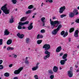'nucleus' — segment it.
<instances>
[{
    "mask_svg": "<svg viewBox=\"0 0 79 79\" xmlns=\"http://www.w3.org/2000/svg\"><path fill=\"white\" fill-rule=\"evenodd\" d=\"M12 43V40L11 39L8 40L7 41V45H10Z\"/></svg>",
    "mask_w": 79,
    "mask_h": 79,
    "instance_id": "nucleus-19",
    "label": "nucleus"
},
{
    "mask_svg": "<svg viewBox=\"0 0 79 79\" xmlns=\"http://www.w3.org/2000/svg\"><path fill=\"white\" fill-rule=\"evenodd\" d=\"M14 58H17V55H15L14 56Z\"/></svg>",
    "mask_w": 79,
    "mask_h": 79,
    "instance_id": "nucleus-56",
    "label": "nucleus"
},
{
    "mask_svg": "<svg viewBox=\"0 0 79 79\" xmlns=\"http://www.w3.org/2000/svg\"><path fill=\"white\" fill-rule=\"evenodd\" d=\"M62 27V25L61 24H60L58 26V27L56 29H54L53 31L52 32V33L53 35H56L59 31L60 29V28H61Z\"/></svg>",
    "mask_w": 79,
    "mask_h": 79,
    "instance_id": "nucleus-2",
    "label": "nucleus"
},
{
    "mask_svg": "<svg viewBox=\"0 0 79 79\" xmlns=\"http://www.w3.org/2000/svg\"><path fill=\"white\" fill-rule=\"evenodd\" d=\"M73 13L74 15H77L79 14V12H77V10L76 9V8L74 9Z\"/></svg>",
    "mask_w": 79,
    "mask_h": 79,
    "instance_id": "nucleus-12",
    "label": "nucleus"
},
{
    "mask_svg": "<svg viewBox=\"0 0 79 79\" xmlns=\"http://www.w3.org/2000/svg\"><path fill=\"white\" fill-rule=\"evenodd\" d=\"M50 55H46L44 57V60H47V58H49L50 57Z\"/></svg>",
    "mask_w": 79,
    "mask_h": 79,
    "instance_id": "nucleus-25",
    "label": "nucleus"
},
{
    "mask_svg": "<svg viewBox=\"0 0 79 79\" xmlns=\"http://www.w3.org/2000/svg\"><path fill=\"white\" fill-rule=\"evenodd\" d=\"M61 21H59V22H56L55 23H52V25H51V29H53V28H54V26H55V25L56 24H61Z\"/></svg>",
    "mask_w": 79,
    "mask_h": 79,
    "instance_id": "nucleus-5",
    "label": "nucleus"
},
{
    "mask_svg": "<svg viewBox=\"0 0 79 79\" xmlns=\"http://www.w3.org/2000/svg\"><path fill=\"white\" fill-rule=\"evenodd\" d=\"M4 76H6V77H8V76H10V75L9 74V73H6L4 74Z\"/></svg>",
    "mask_w": 79,
    "mask_h": 79,
    "instance_id": "nucleus-31",
    "label": "nucleus"
},
{
    "mask_svg": "<svg viewBox=\"0 0 79 79\" xmlns=\"http://www.w3.org/2000/svg\"><path fill=\"white\" fill-rule=\"evenodd\" d=\"M2 63H3V60H0V64H2Z\"/></svg>",
    "mask_w": 79,
    "mask_h": 79,
    "instance_id": "nucleus-49",
    "label": "nucleus"
},
{
    "mask_svg": "<svg viewBox=\"0 0 79 79\" xmlns=\"http://www.w3.org/2000/svg\"><path fill=\"white\" fill-rule=\"evenodd\" d=\"M10 50V47H8L7 48V50Z\"/></svg>",
    "mask_w": 79,
    "mask_h": 79,
    "instance_id": "nucleus-52",
    "label": "nucleus"
},
{
    "mask_svg": "<svg viewBox=\"0 0 79 79\" xmlns=\"http://www.w3.org/2000/svg\"><path fill=\"white\" fill-rule=\"evenodd\" d=\"M74 28H71L69 30V32L70 33L72 32H73V31H74Z\"/></svg>",
    "mask_w": 79,
    "mask_h": 79,
    "instance_id": "nucleus-29",
    "label": "nucleus"
},
{
    "mask_svg": "<svg viewBox=\"0 0 79 79\" xmlns=\"http://www.w3.org/2000/svg\"><path fill=\"white\" fill-rule=\"evenodd\" d=\"M10 50H14V48L13 47H10Z\"/></svg>",
    "mask_w": 79,
    "mask_h": 79,
    "instance_id": "nucleus-51",
    "label": "nucleus"
},
{
    "mask_svg": "<svg viewBox=\"0 0 79 79\" xmlns=\"http://www.w3.org/2000/svg\"><path fill=\"white\" fill-rule=\"evenodd\" d=\"M69 18H73L75 15H74L73 12H69Z\"/></svg>",
    "mask_w": 79,
    "mask_h": 79,
    "instance_id": "nucleus-10",
    "label": "nucleus"
},
{
    "mask_svg": "<svg viewBox=\"0 0 79 79\" xmlns=\"http://www.w3.org/2000/svg\"><path fill=\"white\" fill-rule=\"evenodd\" d=\"M47 1H48L49 3H53V0H46Z\"/></svg>",
    "mask_w": 79,
    "mask_h": 79,
    "instance_id": "nucleus-45",
    "label": "nucleus"
},
{
    "mask_svg": "<svg viewBox=\"0 0 79 79\" xmlns=\"http://www.w3.org/2000/svg\"><path fill=\"white\" fill-rule=\"evenodd\" d=\"M29 22L28 21H26L25 23L22 22V24H21V25L23 26V25H24L25 24H29Z\"/></svg>",
    "mask_w": 79,
    "mask_h": 79,
    "instance_id": "nucleus-22",
    "label": "nucleus"
},
{
    "mask_svg": "<svg viewBox=\"0 0 79 79\" xmlns=\"http://www.w3.org/2000/svg\"><path fill=\"white\" fill-rule=\"evenodd\" d=\"M20 33H18L17 34V36H18V37L19 38V37L20 36Z\"/></svg>",
    "mask_w": 79,
    "mask_h": 79,
    "instance_id": "nucleus-46",
    "label": "nucleus"
},
{
    "mask_svg": "<svg viewBox=\"0 0 79 79\" xmlns=\"http://www.w3.org/2000/svg\"><path fill=\"white\" fill-rule=\"evenodd\" d=\"M23 69V67H20L18 70H15L14 72V73L15 74H18L20 73V72Z\"/></svg>",
    "mask_w": 79,
    "mask_h": 79,
    "instance_id": "nucleus-4",
    "label": "nucleus"
},
{
    "mask_svg": "<svg viewBox=\"0 0 79 79\" xmlns=\"http://www.w3.org/2000/svg\"><path fill=\"white\" fill-rule=\"evenodd\" d=\"M53 19H55V17H54L52 18Z\"/></svg>",
    "mask_w": 79,
    "mask_h": 79,
    "instance_id": "nucleus-63",
    "label": "nucleus"
},
{
    "mask_svg": "<svg viewBox=\"0 0 79 79\" xmlns=\"http://www.w3.org/2000/svg\"><path fill=\"white\" fill-rule=\"evenodd\" d=\"M45 51L44 52L45 54L48 55H50V52H48V51L47 50H45Z\"/></svg>",
    "mask_w": 79,
    "mask_h": 79,
    "instance_id": "nucleus-21",
    "label": "nucleus"
},
{
    "mask_svg": "<svg viewBox=\"0 0 79 79\" xmlns=\"http://www.w3.org/2000/svg\"><path fill=\"white\" fill-rule=\"evenodd\" d=\"M61 50V46H59L56 49V52H60Z\"/></svg>",
    "mask_w": 79,
    "mask_h": 79,
    "instance_id": "nucleus-15",
    "label": "nucleus"
},
{
    "mask_svg": "<svg viewBox=\"0 0 79 79\" xmlns=\"http://www.w3.org/2000/svg\"><path fill=\"white\" fill-rule=\"evenodd\" d=\"M65 9V6L61 7L60 9L59 13H63V11H64V10Z\"/></svg>",
    "mask_w": 79,
    "mask_h": 79,
    "instance_id": "nucleus-7",
    "label": "nucleus"
},
{
    "mask_svg": "<svg viewBox=\"0 0 79 79\" xmlns=\"http://www.w3.org/2000/svg\"><path fill=\"white\" fill-rule=\"evenodd\" d=\"M32 8H33V6L32 5H30L28 7V9L29 10H31Z\"/></svg>",
    "mask_w": 79,
    "mask_h": 79,
    "instance_id": "nucleus-32",
    "label": "nucleus"
},
{
    "mask_svg": "<svg viewBox=\"0 0 79 79\" xmlns=\"http://www.w3.org/2000/svg\"><path fill=\"white\" fill-rule=\"evenodd\" d=\"M32 24H33L32 23H31L30 24V26H33L32 25Z\"/></svg>",
    "mask_w": 79,
    "mask_h": 79,
    "instance_id": "nucleus-59",
    "label": "nucleus"
},
{
    "mask_svg": "<svg viewBox=\"0 0 79 79\" xmlns=\"http://www.w3.org/2000/svg\"><path fill=\"white\" fill-rule=\"evenodd\" d=\"M6 5H7V4H5L4 6H3L1 8V10L3 11V13L5 15H8L10 13V9H7Z\"/></svg>",
    "mask_w": 79,
    "mask_h": 79,
    "instance_id": "nucleus-1",
    "label": "nucleus"
},
{
    "mask_svg": "<svg viewBox=\"0 0 79 79\" xmlns=\"http://www.w3.org/2000/svg\"><path fill=\"white\" fill-rule=\"evenodd\" d=\"M6 48V46H4L3 48Z\"/></svg>",
    "mask_w": 79,
    "mask_h": 79,
    "instance_id": "nucleus-60",
    "label": "nucleus"
},
{
    "mask_svg": "<svg viewBox=\"0 0 79 79\" xmlns=\"http://www.w3.org/2000/svg\"><path fill=\"white\" fill-rule=\"evenodd\" d=\"M77 48H79V45L77 46Z\"/></svg>",
    "mask_w": 79,
    "mask_h": 79,
    "instance_id": "nucleus-64",
    "label": "nucleus"
},
{
    "mask_svg": "<svg viewBox=\"0 0 79 79\" xmlns=\"http://www.w3.org/2000/svg\"><path fill=\"white\" fill-rule=\"evenodd\" d=\"M79 33V30H76L74 33V36L76 37H79V35H78V34Z\"/></svg>",
    "mask_w": 79,
    "mask_h": 79,
    "instance_id": "nucleus-8",
    "label": "nucleus"
},
{
    "mask_svg": "<svg viewBox=\"0 0 79 79\" xmlns=\"http://www.w3.org/2000/svg\"><path fill=\"white\" fill-rule=\"evenodd\" d=\"M20 39H23L24 38V34H21L20 35V37H19Z\"/></svg>",
    "mask_w": 79,
    "mask_h": 79,
    "instance_id": "nucleus-33",
    "label": "nucleus"
},
{
    "mask_svg": "<svg viewBox=\"0 0 79 79\" xmlns=\"http://www.w3.org/2000/svg\"><path fill=\"white\" fill-rule=\"evenodd\" d=\"M59 21L57 20L55 21H52V19H50V24H51V25H52V23H56V22H58Z\"/></svg>",
    "mask_w": 79,
    "mask_h": 79,
    "instance_id": "nucleus-20",
    "label": "nucleus"
},
{
    "mask_svg": "<svg viewBox=\"0 0 79 79\" xmlns=\"http://www.w3.org/2000/svg\"><path fill=\"white\" fill-rule=\"evenodd\" d=\"M40 34H39L37 37V39H40Z\"/></svg>",
    "mask_w": 79,
    "mask_h": 79,
    "instance_id": "nucleus-44",
    "label": "nucleus"
},
{
    "mask_svg": "<svg viewBox=\"0 0 79 79\" xmlns=\"http://www.w3.org/2000/svg\"><path fill=\"white\" fill-rule=\"evenodd\" d=\"M10 34V32L8 31V30H6L4 31V35H8Z\"/></svg>",
    "mask_w": 79,
    "mask_h": 79,
    "instance_id": "nucleus-18",
    "label": "nucleus"
},
{
    "mask_svg": "<svg viewBox=\"0 0 79 79\" xmlns=\"http://www.w3.org/2000/svg\"><path fill=\"white\" fill-rule=\"evenodd\" d=\"M70 70H71V71H72V70H73V67H71L70 68Z\"/></svg>",
    "mask_w": 79,
    "mask_h": 79,
    "instance_id": "nucleus-58",
    "label": "nucleus"
},
{
    "mask_svg": "<svg viewBox=\"0 0 79 79\" xmlns=\"http://www.w3.org/2000/svg\"><path fill=\"white\" fill-rule=\"evenodd\" d=\"M14 18L13 17H11L10 20V23H13L14 22Z\"/></svg>",
    "mask_w": 79,
    "mask_h": 79,
    "instance_id": "nucleus-24",
    "label": "nucleus"
},
{
    "mask_svg": "<svg viewBox=\"0 0 79 79\" xmlns=\"http://www.w3.org/2000/svg\"><path fill=\"white\" fill-rule=\"evenodd\" d=\"M48 73L50 74H53V72L52 71V70H50L48 71Z\"/></svg>",
    "mask_w": 79,
    "mask_h": 79,
    "instance_id": "nucleus-27",
    "label": "nucleus"
},
{
    "mask_svg": "<svg viewBox=\"0 0 79 79\" xmlns=\"http://www.w3.org/2000/svg\"><path fill=\"white\" fill-rule=\"evenodd\" d=\"M12 2L14 4H16L17 2L16 0H12Z\"/></svg>",
    "mask_w": 79,
    "mask_h": 79,
    "instance_id": "nucleus-37",
    "label": "nucleus"
},
{
    "mask_svg": "<svg viewBox=\"0 0 79 79\" xmlns=\"http://www.w3.org/2000/svg\"><path fill=\"white\" fill-rule=\"evenodd\" d=\"M25 64H29V61L27 60H25Z\"/></svg>",
    "mask_w": 79,
    "mask_h": 79,
    "instance_id": "nucleus-41",
    "label": "nucleus"
},
{
    "mask_svg": "<svg viewBox=\"0 0 79 79\" xmlns=\"http://www.w3.org/2000/svg\"><path fill=\"white\" fill-rule=\"evenodd\" d=\"M3 44V39H0V45H2Z\"/></svg>",
    "mask_w": 79,
    "mask_h": 79,
    "instance_id": "nucleus-35",
    "label": "nucleus"
},
{
    "mask_svg": "<svg viewBox=\"0 0 79 79\" xmlns=\"http://www.w3.org/2000/svg\"><path fill=\"white\" fill-rule=\"evenodd\" d=\"M37 69H38L37 67H35L32 68V71H35V70H37Z\"/></svg>",
    "mask_w": 79,
    "mask_h": 79,
    "instance_id": "nucleus-30",
    "label": "nucleus"
},
{
    "mask_svg": "<svg viewBox=\"0 0 79 79\" xmlns=\"http://www.w3.org/2000/svg\"><path fill=\"white\" fill-rule=\"evenodd\" d=\"M27 19V17H23L22 18L20 19V21L21 22H23V21H25Z\"/></svg>",
    "mask_w": 79,
    "mask_h": 79,
    "instance_id": "nucleus-16",
    "label": "nucleus"
},
{
    "mask_svg": "<svg viewBox=\"0 0 79 79\" xmlns=\"http://www.w3.org/2000/svg\"><path fill=\"white\" fill-rule=\"evenodd\" d=\"M77 73H78V72H79V69H77Z\"/></svg>",
    "mask_w": 79,
    "mask_h": 79,
    "instance_id": "nucleus-62",
    "label": "nucleus"
},
{
    "mask_svg": "<svg viewBox=\"0 0 79 79\" xmlns=\"http://www.w3.org/2000/svg\"><path fill=\"white\" fill-rule=\"evenodd\" d=\"M12 66H13V64H11L9 65V68H11Z\"/></svg>",
    "mask_w": 79,
    "mask_h": 79,
    "instance_id": "nucleus-48",
    "label": "nucleus"
},
{
    "mask_svg": "<svg viewBox=\"0 0 79 79\" xmlns=\"http://www.w3.org/2000/svg\"><path fill=\"white\" fill-rule=\"evenodd\" d=\"M30 40V38H27L26 39V42L27 44H28Z\"/></svg>",
    "mask_w": 79,
    "mask_h": 79,
    "instance_id": "nucleus-23",
    "label": "nucleus"
},
{
    "mask_svg": "<svg viewBox=\"0 0 79 79\" xmlns=\"http://www.w3.org/2000/svg\"><path fill=\"white\" fill-rule=\"evenodd\" d=\"M58 67L56 66H54L53 69V70L54 72L55 73H56L58 71Z\"/></svg>",
    "mask_w": 79,
    "mask_h": 79,
    "instance_id": "nucleus-11",
    "label": "nucleus"
},
{
    "mask_svg": "<svg viewBox=\"0 0 79 79\" xmlns=\"http://www.w3.org/2000/svg\"><path fill=\"white\" fill-rule=\"evenodd\" d=\"M41 33H44L45 32V30L42 29L41 30Z\"/></svg>",
    "mask_w": 79,
    "mask_h": 79,
    "instance_id": "nucleus-43",
    "label": "nucleus"
},
{
    "mask_svg": "<svg viewBox=\"0 0 79 79\" xmlns=\"http://www.w3.org/2000/svg\"><path fill=\"white\" fill-rule=\"evenodd\" d=\"M60 16L61 18H64V17H65V16H66V15H60Z\"/></svg>",
    "mask_w": 79,
    "mask_h": 79,
    "instance_id": "nucleus-38",
    "label": "nucleus"
},
{
    "mask_svg": "<svg viewBox=\"0 0 79 79\" xmlns=\"http://www.w3.org/2000/svg\"><path fill=\"white\" fill-rule=\"evenodd\" d=\"M50 78L51 79H53V78H54V75H51L50 76Z\"/></svg>",
    "mask_w": 79,
    "mask_h": 79,
    "instance_id": "nucleus-39",
    "label": "nucleus"
},
{
    "mask_svg": "<svg viewBox=\"0 0 79 79\" xmlns=\"http://www.w3.org/2000/svg\"><path fill=\"white\" fill-rule=\"evenodd\" d=\"M4 67L3 65H0V69H2Z\"/></svg>",
    "mask_w": 79,
    "mask_h": 79,
    "instance_id": "nucleus-40",
    "label": "nucleus"
},
{
    "mask_svg": "<svg viewBox=\"0 0 79 79\" xmlns=\"http://www.w3.org/2000/svg\"><path fill=\"white\" fill-rule=\"evenodd\" d=\"M45 17H43L41 19V20L42 21V22H45V21H44V20H45Z\"/></svg>",
    "mask_w": 79,
    "mask_h": 79,
    "instance_id": "nucleus-36",
    "label": "nucleus"
},
{
    "mask_svg": "<svg viewBox=\"0 0 79 79\" xmlns=\"http://www.w3.org/2000/svg\"><path fill=\"white\" fill-rule=\"evenodd\" d=\"M43 48H44V50H48L50 48V44H45L43 47Z\"/></svg>",
    "mask_w": 79,
    "mask_h": 79,
    "instance_id": "nucleus-3",
    "label": "nucleus"
},
{
    "mask_svg": "<svg viewBox=\"0 0 79 79\" xmlns=\"http://www.w3.org/2000/svg\"><path fill=\"white\" fill-rule=\"evenodd\" d=\"M32 28H33V26L29 25L28 27V29L29 30H31Z\"/></svg>",
    "mask_w": 79,
    "mask_h": 79,
    "instance_id": "nucleus-26",
    "label": "nucleus"
},
{
    "mask_svg": "<svg viewBox=\"0 0 79 79\" xmlns=\"http://www.w3.org/2000/svg\"><path fill=\"white\" fill-rule=\"evenodd\" d=\"M66 61L67 60H60V63L61 65H64L65 63V62H66Z\"/></svg>",
    "mask_w": 79,
    "mask_h": 79,
    "instance_id": "nucleus-17",
    "label": "nucleus"
},
{
    "mask_svg": "<svg viewBox=\"0 0 79 79\" xmlns=\"http://www.w3.org/2000/svg\"><path fill=\"white\" fill-rule=\"evenodd\" d=\"M43 22V26H45V22Z\"/></svg>",
    "mask_w": 79,
    "mask_h": 79,
    "instance_id": "nucleus-55",
    "label": "nucleus"
},
{
    "mask_svg": "<svg viewBox=\"0 0 79 79\" xmlns=\"http://www.w3.org/2000/svg\"><path fill=\"white\" fill-rule=\"evenodd\" d=\"M32 10H29L28 11L26 12V14H29L31 13Z\"/></svg>",
    "mask_w": 79,
    "mask_h": 79,
    "instance_id": "nucleus-34",
    "label": "nucleus"
},
{
    "mask_svg": "<svg viewBox=\"0 0 79 79\" xmlns=\"http://www.w3.org/2000/svg\"><path fill=\"white\" fill-rule=\"evenodd\" d=\"M22 22H20L19 23V25L18 26V29H22V28H23V27H22L23 25H21V24H22Z\"/></svg>",
    "mask_w": 79,
    "mask_h": 79,
    "instance_id": "nucleus-9",
    "label": "nucleus"
},
{
    "mask_svg": "<svg viewBox=\"0 0 79 79\" xmlns=\"http://www.w3.org/2000/svg\"><path fill=\"white\" fill-rule=\"evenodd\" d=\"M42 40H38L37 41V44H40L42 43Z\"/></svg>",
    "mask_w": 79,
    "mask_h": 79,
    "instance_id": "nucleus-28",
    "label": "nucleus"
},
{
    "mask_svg": "<svg viewBox=\"0 0 79 79\" xmlns=\"http://www.w3.org/2000/svg\"><path fill=\"white\" fill-rule=\"evenodd\" d=\"M60 34L61 35H63V37H65L68 35V32H66L65 33L64 31H63L61 32Z\"/></svg>",
    "mask_w": 79,
    "mask_h": 79,
    "instance_id": "nucleus-6",
    "label": "nucleus"
},
{
    "mask_svg": "<svg viewBox=\"0 0 79 79\" xmlns=\"http://www.w3.org/2000/svg\"><path fill=\"white\" fill-rule=\"evenodd\" d=\"M68 56V54H64L62 57V59L63 60H66L67 61V59H66V58H67V56Z\"/></svg>",
    "mask_w": 79,
    "mask_h": 79,
    "instance_id": "nucleus-13",
    "label": "nucleus"
},
{
    "mask_svg": "<svg viewBox=\"0 0 79 79\" xmlns=\"http://www.w3.org/2000/svg\"><path fill=\"white\" fill-rule=\"evenodd\" d=\"M63 55V53H61L60 54V56H62V55Z\"/></svg>",
    "mask_w": 79,
    "mask_h": 79,
    "instance_id": "nucleus-53",
    "label": "nucleus"
},
{
    "mask_svg": "<svg viewBox=\"0 0 79 79\" xmlns=\"http://www.w3.org/2000/svg\"><path fill=\"white\" fill-rule=\"evenodd\" d=\"M75 67L76 68H78V66H77L76 65H75Z\"/></svg>",
    "mask_w": 79,
    "mask_h": 79,
    "instance_id": "nucleus-61",
    "label": "nucleus"
},
{
    "mask_svg": "<svg viewBox=\"0 0 79 79\" xmlns=\"http://www.w3.org/2000/svg\"><path fill=\"white\" fill-rule=\"evenodd\" d=\"M39 63H38L36 64V67H37L38 68L39 67V66H39Z\"/></svg>",
    "mask_w": 79,
    "mask_h": 79,
    "instance_id": "nucleus-50",
    "label": "nucleus"
},
{
    "mask_svg": "<svg viewBox=\"0 0 79 79\" xmlns=\"http://www.w3.org/2000/svg\"><path fill=\"white\" fill-rule=\"evenodd\" d=\"M71 38H69V42H71Z\"/></svg>",
    "mask_w": 79,
    "mask_h": 79,
    "instance_id": "nucleus-54",
    "label": "nucleus"
},
{
    "mask_svg": "<svg viewBox=\"0 0 79 79\" xmlns=\"http://www.w3.org/2000/svg\"><path fill=\"white\" fill-rule=\"evenodd\" d=\"M75 22L76 23H79V19H76L75 20Z\"/></svg>",
    "mask_w": 79,
    "mask_h": 79,
    "instance_id": "nucleus-42",
    "label": "nucleus"
},
{
    "mask_svg": "<svg viewBox=\"0 0 79 79\" xmlns=\"http://www.w3.org/2000/svg\"><path fill=\"white\" fill-rule=\"evenodd\" d=\"M68 74L69 75V77H73V72L71 71H69L68 72Z\"/></svg>",
    "mask_w": 79,
    "mask_h": 79,
    "instance_id": "nucleus-14",
    "label": "nucleus"
},
{
    "mask_svg": "<svg viewBox=\"0 0 79 79\" xmlns=\"http://www.w3.org/2000/svg\"><path fill=\"white\" fill-rule=\"evenodd\" d=\"M14 79H18V77H14Z\"/></svg>",
    "mask_w": 79,
    "mask_h": 79,
    "instance_id": "nucleus-57",
    "label": "nucleus"
},
{
    "mask_svg": "<svg viewBox=\"0 0 79 79\" xmlns=\"http://www.w3.org/2000/svg\"><path fill=\"white\" fill-rule=\"evenodd\" d=\"M44 37V36L42 35H40V39H42Z\"/></svg>",
    "mask_w": 79,
    "mask_h": 79,
    "instance_id": "nucleus-47",
    "label": "nucleus"
}]
</instances>
